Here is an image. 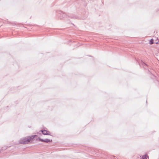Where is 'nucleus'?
<instances>
[{
  "instance_id": "nucleus-5",
  "label": "nucleus",
  "mask_w": 159,
  "mask_h": 159,
  "mask_svg": "<svg viewBox=\"0 0 159 159\" xmlns=\"http://www.w3.org/2000/svg\"><path fill=\"white\" fill-rule=\"evenodd\" d=\"M147 158H148V156L147 155L143 156L142 157V159H147Z\"/></svg>"
},
{
  "instance_id": "nucleus-4",
  "label": "nucleus",
  "mask_w": 159,
  "mask_h": 159,
  "mask_svg": "<svg viewBox=\"0 0 159 159\" xmlns=\"http://www.w3.org/2000/svg\"><path fill=\"white\" fill-rule=\"evenodd\" d=\"M141 64L142 65L143 67H144L145 69H147L148 66L146 63L142 61L141 62Z\"/></svg>"
},
{
  "instance_id": "nucleus-7",
  "label": "nucleus",
  "mask_w": 159,
  "mask_h": 159,
  "mask_svg": "<svg viewBox=\"0 0 159 159\" xmlns=\"http://www.w3.org/2000/svg\"><path fill=\"white\" fill-rule=\"evenodd\" d=\"M64 15V14H62V16H61L59 17V19H62L63 17V16Z\"/></svg>"
},
{
  "instance_id": "nucleus-1",
  "label": "nucleus",
  "mask_w": 159,
  "mask_h": 159,
  "mask_svg": "<svg viewBox=\"0 0 159 159\" xmlns=\"http://www.w3.org/2000/svg\"><path fill=\"white\" fill-rule=\"evenodd\" d=\"M36 135H33L30 137H27L26 138L21 139L19 141V143L21 144H26L29 143L30 141L34 139Z\"/></svg>"
},
{
  "instance_id": "nucleus-3",
  "label": "nucleus",
  "mask_w": 159,
  "mask_h": 159,
  "mask_svg": "<svg viewBox=\"0 0 159 159\" xmlns=\"http://www.w3.org/2000/svg\"><path fill=\"white\" fill-rule=\"evenodd\" d=\"M40 131L44 135H50V134H49L50 132L49 131H48L45 130H41Z\"/></svg>"
},
{
  "instance_id": "nucleus-2",
  "label": "nucleus",
  "mask_w": 159,
  "mask_h": 159,
  "mask_svg": "<svg viewBox=\"0 0 159 159\" xmlns=\"http://www.w3.org/2000/svg\"><path fill=\"white\" fill-rule=\"evenodd\" d=\"M38 139L39 141L45 142V143L50 142H52V140H50V139H41L40 138H39Z\"/></svg>"
},
{
  "instance_id": "nucleus-6",
  "label": "nucleus",
  "mask_w": 159,
  "mask_h": 159,
  "mask_svg": "<svg viewBox=\"0 0 159 159\" xmlns=\"http://www.w3.org/2000/svg\"><path fill=\"white\" fill-rule=\"evenodd\" d=\"M153 43V39H151L150 41V44H152Z\"/></svg>"
}]
</instances>
